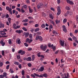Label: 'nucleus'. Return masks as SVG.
Here are the masks:
<instances>
[{"instance_id":"1","label":"nucleus","mask_w":78,"mask_h":78,"mask_svg":"<svg viewBox=\"0 0 78 78\" xmlns=\"http://www.w3.org/2000/svg\"><path fill=\"white\" fill-rule=\"evenodd\" d=\"M40 48L42 50L45 51L47 49V46L46 45L44 46L43 44H42L40 46Z\"/></svg>"},{"instance_id":"2","label":"nucleus","mask_w":78,"mask_h":78,"mask_svg":"<svg viewBox=\"0 0 78 78\" xmlns=\"http://www.w3.org/2000/svg\"><path fill=\"white\" fill-rule=\"evenodd\" d=\"M38 39V40H39L40 41H41V42L42 41H43L42 37L41 36H36L35 38V40H36V41H37Z\"/></svg>"},{"instance_id":"3","label":"nucleus","mask_w":78,"mask_h":78,"mask_svg":"<svg viewBox=\"0 0 78 78\" xmlns=\"http://www.w3.org/2000/svg\"><path fill=\"white\" fill-rule=\"evenodd\" d=\"M18 53L19 54H21V55H24L25 54V51H24L20 50L18 51Z\"/></svg>"},{"instance_id":"4","label":"nucleus","mask_w":78,"mask_h":78,"mask_svg":"<svg viewBox=\"0 0 78 78\" xmlns=\"http://www.w3.org/2000/svg\"><path fill=\"white\" fill-rule=\"evenodd\" d=\"M49 47H51V48L53 49V51H55V50H56V46H53V44H52L51 45V44H49Z\"/></svg>"},{"instance_id":"5","label":"nucleus","mask_w":78,"mask_h":78,"mask_svg":"<svg viewBox=\"0 0 78 78\" xmlns=\"http://www.w3.org/2000/svg\"><path fill=\"white\" fill-rule=\"evenodd\" d=\"M70 78V76H69V74L68 73H64V76L63 77V78Z\"/></svg>"},{"instance_id":"6","label":"nucleus","mask_w":78,"mask_h":78,"mask_svg":"<svg viewBox=\"0 0 78 78\" xmlns=\"http://www.w3.org/2000/svg\"><path fill=\"white\" fill-rule=\"evenodd\" d=\"M40 77H41V78H43L44 76L45 78H47V76H48V75H47V73H44L43 74L40 75Z\"/></svg>"},{"instance_id":"7","label":"nucleus","mask_w":78,"mask_h":78,"mask_svg":"<svg viewBox=\"0 0 78 78\" xmlns=\"http://www.w3.org/2000/svg\"><path fill=\"white\" fill-rule=\"evenodd\" d=\"M59 42L60 44V45H61V46H62L63 47H64V41L60 40Z\"/></svg>"},{"instance_id":"8","label":"nucleus","mask_w":78,"mask_h":78,"mask_svg":"<svg viewBox=\"0 0 78 78\" xmlns=\"http://www.w3.org/2000/svg\"><path fill=\"white\" fill-rule=\"evenodd\" d=\"M67 3H69L70 5H73V2L72 1L70 0H66Z\"/></svg>"},{"instance_id":"9","label":"nucleus","mask_w":78,"mask_h":78,"mask_svg":"<svg viewBox=\"0 0 78 78\" xmlns=\"http://www.w3.org/2000/svg\"><path fill=\"white\" fill-rule=\"evenodd\" d=\"M62 28L64 32H66L67 29H66V26H65V25H63L62 26Z\"/></svg>"},{"instance_id":"10","label":"nucleus","mask_w":78,"mask_h":78,"mask_svg":"<svg viewBox=\"0 0 78 78\" xmlns=\"http://www.w3.org/2000/svg\"><path fill=\"white\" fill-rule=\"evenodd\" d=\"M44 68L42 67H41L40 69H38V72H43V71H44Z\"/></svg>"},{"instance_id":"11","label":"nucleus","mask_w":78,"mask_h":78,"mask_svg":"<svg viewBox=\"0 0 78 78\" xmlns=\"http://www.w3.org/2000/svg\"><path fill=\"white\" fill-rule=\"evenodd\" d=\"M28 8H29L30 13H32V12H33V10L31 8V7H30V6H28Z\"/></svg>"},{"instance_id":"12","label":"nucleus","mask_w":78,"mask_h":78,"mask_svg":"<svg viewBox=\"0 0 78 78\" xmlns=\"http://www.w3.org/2000/svg\"><path fill=\"white\" fill-rule=\"evenodd\" d=\"M27 61H31L32 59L30 57H29L27 58Z\"/></svg>"},{"instance_id":"13","label":"nucleus","mask_w":78,"mask_h":78,"mask_svg":"<svg viewBox=\"0 0 78 78\" xmlns=\"http://www.w3.org/2000/svg\"><path fill=\"white\" fill-rule=\"evenodd\" d=\"M16 44H19V45L20 44V43H21V41H20V40L19 39V40H18L16 41Z\"/></svg>"},{"instance_id":"14","label":"nucleus","mask_w":78,"mask_h":78,"mask_svg":"<svg viewBox=\"0 0 78 78\" xmlns=\"http://www.w3.org/2000/svg\"><path fill=\"white\" fill-rule=\"evenodd\" d=\"M32 61H34V59H35V55H32Z\"/></svg>"},{"instance_id":"15","label":"nucleus","mask_w":78,"mask_h":78,"mask_svg":"<svg viewBox=\"0 0 78 78\" xmlns=\"http://www.w3.org/2000/svg\"><path fill=\"white\" fill-rule=\"evenodd\" d=\"M5 27V25L4 24H2V23H0V28H4Z\"/></svg>"},{"instance_id":"16","label":"nucleus","mask_w":78,"mask_h":78,"mask_svg":"<svg viewBox=\"0 0 78 78\" xmlns=\"http://www.w3.org/2000/svg\"><path fill=\"white\" fill-rule=\"evenodd\" d=\"M16 33H19V34H20L21 33V30H17L16 31Z\"/></svg>"},{"instance_id":"17","label":"nucleus","mask_w":78,"mask_h":78,"mask_svg":"<svg viewBox=\"0 0 78 78\" xmlns=\"http://www.w3.org/2000/svg\"><path fill=\"white\" fill-rule=\"evenodd\" d=\"M39 30H40L39 28H36L35 29L34 32H37V31H39Z\"/></svg>"},{"instance_id":"18","label":"nucleus","mask_w":78,"mask_h":78,"mask_svg":"<svg viewBox=\"0 0 78 78\" xmlns=\"http://www.w3.org/2000/svg\"><path fill=\"white\" fill-rule=\"evenodd\" d=\"M9 12L10 14L11 15H12V9H10L9 11Z\"/></svg>"},{"instance_id":"19","label":"nucleus","mask_w":78,"mask_h":78,"mask_svg":"<svg viewBox=\"0 0 78 78\" xmlns=\"http://www.w3.org/2000/svg\"><path fill=\"white\" fill-rule=\"evenodd\" d=\"M34 75H35L36 76H38L39 77V78H41V77L40 76H41V75H39L38 74H37L36 73H34Z\"/></svg>"},{"instance_id":"20","label":"nucleus","mask_w":78,"mask_h":78,"mask_svg":"<svg viewBox=\"0 0 78 78\" xmlns=\"http://www.w3.org/2000/svg\"><path fill=\"white\" fill-rule=\"evenodd\" d=\"M16 58L17 59H20V55H17L16 56Z\"/></svg>"},{"instance_id":"21","label":"nucleus","mask_w":78,"mask_h":78,"mask_svg":"<svg viewBox=\"0 0 78 78\" xmlns=\"http://www.w3.org/2000/svg\"><path fill=\"white\" fill-rule=\"evenodd\" d=\"M23 7L24 9H27V5H24L23 6Z\"/></svg>"},{"instance_id":"22","label":"nucleus","mask_w":78,"mask_h":78,"mask_svg":"<svg viewBox=\"0 0 78 78\" xmlns=\"http://www.w3.org/2000/svg\"><path fill=\"white\" fill-rule=\"evenodd\" d=\"M55 22L56 24H58V23H60V21L59 20H56Z\"/></svg>"},{"instance_id":"23","label":"nucleus","mask_w":78,"mask_h":78,"mask_svg":"<svg viewBox=\"0 0 78 78\" xmlns=\"http://www.w3.org/2000/svg\"><path fill=\"white\" fill-rule=\"evenodd\" d=\"M9 70L10 72L11 73H14V71H13V69L12 68L10 69Z\"/></svg>"},{"instance_id":"24","label":"nucleus","mask_w":78,"mask_h":78,"mask_svg":"<svg viewBox=\"0 0 78 78\" xmlns=\"http://www.w3.org/2000/svg\"><path fill=\"white\" fill-rule=\"evenodd\" d=\"M11 9V8H9V7H8V6H6V10H7V11H9L10 10V9Z\"/></svg>"},{"instance_id":"25","label":"nucleus","mask_w":78,"mask_h":78,"mask_svg":"<svg viewBox=\"0 0 78 78\" xmlns=\"http://www.w3.org/2000/svg\"><path fill=\"white\" fill-rule=\"evenodd\" d=\"M58 12L57 13V16H59V15H60V14H61V11H58Z\"/></svg>"},{"instance_id":"26","label":"nucleus","mask_w":78,"mask_h":78,"mask_svg":"<svg viewBox=\"0 0 78 78\" xmlns=\"http://www.w3.org/2000/svg\"><path fill=\"white\" fill-rule=\"evenodd\" d=\"M16 24L15 23H14L13 25V27L14 28V29H15V30H16Z\"/></svg>"},{"instance_id":"27","label":"nucleus","mask_w":78,"mask_h":78,"mask_svg":"<svg viewBox=\"0 0 78 78\" xmlns=\"http://www.w3.org/2000/svg\"><path fill=\"white\" fill-rule=\"evenodd\" d=\"M49 17L51 19H53V16L51 14H50L49 15Z\"/></svg>"},{"instance_id":"28","label":"nucleus","mask_w":78,"mask_h":78,"mask_svg":"<svg viewBox=\"0 0 78 78\" xmlns=\"http://www.w3.org/2000/svg\"><path fill=\"white\" fill-rule=\"evenodd\" d=\"M22 30H24L25 31H27V28L25 27H23L22 28Z\"/></svg>"},{"instance_id":"29","label":"nucleus","mask_w":78,"mask_h":78,"mask_svg":"<svg viewBox=\"0 0 78 78\" xmlns=\"http://www.w3.org/2000/svg\"><path fill=\"white\" fill-rule=\"evenodd\" d=\"M69 14V11H67L66 13L65 14V17H67V16H68V15Z\"/></svg>"},{"instance_id":"30","label":"nucleus","mask_w":78,"mask_h":78,"mask_svg":"<svg viewBox=\"0 0 78 78\" xmlns=\"http://www.w3.org/2000/svg\"><path fill=\"white\" fill-rule=\"evenodd\" d=\"M11 18H9L8 19V21H9V24H11Z\"/></svg>"},{"instance_id":"31","label":"nucleus","mask_w":78,"mask_h":78,"mask_svg":"<svg viewBox=\"0 0 78 78\" xmlns=\"http://www.w3.org/2000/svg\"><path fill=\"white\" fill-rule=\"evenodd\" d=\"M52 33L54 34H58V32H56L55 30H53Z\"/></svg>"},{"instance_id":"32","label":"nucleus","mask_w":78,"mask_h":78,"mask_svg":"<svg viewBox=\"0 0 78 78\" xmlns=\"http://www.w3.org/2000/svg\"><path fill=\"white\" fill-rule=\"evenodd\" d=\"M21 73H22V75H23H23H25V71H24V70H22V71Z\"/></svg>"},{"instance_id":"33","label":"nucleus","mask_w":78,"mask_h":78,"mask_svg":"<svg viewBox=\"0 0 78 78\" xmlns=\"http://www.w3.org/2000/svg\"><path fill=\"white\" fill-rule=\"evenodd\" d=\"M52 28H53V26L51 25L49 26L50 31H51V29H52Z\"/></svg>"},{"instance_id":"34","label":"nucleus","mask_w":78,"mask_h":78,"mask_svg":"<svg viewBox=\"0 0 78 78\" xmlns=\"http://www.w3.org/2000/svg\"><path fill=\"white\" fill-rule=\"evenodd\" d=\"M41 27L42 28H45V25L44 24H42L41 25Z\"/></svg>"},{"instance_id":"35","label":"nucleus","mask_w":78,"mask_h":78,"mask_svg":"<svg viewBox=\"0 0 78 78\" xmlns=\"http://www.w3.org/2000/svg\"><path fill=\"white\" fill-rule=\"evenodd\" d=\"M29 35V33H27L25 34V37H27Z\"/></svg>"},{"instance_id":"36","label":"nucleus","mask_w":78,"mask_h":78,"mask_svg":"<svg viewBox=\"0 0 78 78\" xmlns=\"http://www.w3.org/2000/svg\"><path fill=\"white\" fill-rule=\"evenodd\" d=\"M3 76H4V77H6V76H7V73L5 72L4 73H3Z\"/></svg>"},{"instance_id":"37","label":"nucleus","mask_w":78,"mask_h":78,"mask_svg":"<svg viewBox=\"0 0 78 78\" xmlns=\"http://www.w3.org/2000/svg\"><path fill=\"white\" fill-rule=\"evenodd\" d=\"M3 65V63L2 62H0V67H2Z\"/></svg>"},{"instance_id":"38","label":"nucleus","mask_w":78,"mask_h":78,"mask_svg":"<svg viewBox=\"0 0 78 78\" xmlns=\"http://www.w3.org/2000/svg\"><path fill=\"white\" fill-rule=\"evenodd\" d=\"M60 6H59L57 7V11H61V8Z\"/></svg>"},{"instance_id":"39","label":"nucleus","mask_w":78,"mask_h":78,"mask_svg":"<svg viewBox=\"0 0 78 78\" xmlns=\"http://www.w3.org/2000/svg\"><path fill=\"white\" fill-rule=\"evenodd\" d=\"M14 64L15 65H19V62H14Z\"/></svg>"},{"instance_id":"40","label":"nucleus","mask_w":78,"mask_h":78,"mask_svg":"<svg viewBox=\"0 0 78 78\" xmlns=\"http://www.w3.org/2000/svg\"><path fill=\"white\" fill-rule=\"evenodd\" d=\"M66 9L67 10H70V7H68V6L66 7Z\"/></svg>"},{"instance_id":"41","label":"nucleus","mask_w":78,"mask_h":78,"mask_svg":"<svg viewBox=\"0 0 78 78\" xmlns=\"http://www.w3.org/2000/svg\"><path fill=\"white\" fill-rule=\"evenodd\" d=\"M67 22V19L66 18H65L64 19L63 21V23H66Z\"/></svg>"},{"instance_id":"42","label":"nucleus","mask_w":78,"mask_h":78,"mask_svg":"<svg viewBox=\"0 0 78 78\" xmlns=\"http://www.w3.org/2000/svg\"><path fill=\"white\" fill-rule=\"evenodd\" d=\"M73 40H74V41H76V37L75 36H73Z\"/></svg>"},{"instance_id":"43","label":"nucleus","mask_w":78,"mask_h":78,"mask_svg":"<svg viewBox=\"0 0 78 78\" xmlns=\"http://www.w3.org/2000/svg\"><path fill=\"white\" fill-rule=\"evenodd\" d=\"M37 8L38 9H39V8H42V7L40 6V5L39 4H38V5L37 6Z\"/></svg>"},{"instance_id":"44","label":"nucleus","mask_w":78,"mask_h":78,"mask_svg":"<svg viewBox=\"0 0 78 78\" xmlns=\"http://www.w3.org/2000/svg\"><path fill=\"white\" fill-rule=\"evenodd\" d=\"M2 56H4L5 55V51H2Z\"/></svg>"},{"instance_id":"45","label":"nucleus","mask_w":78,"mask_h":78,"mask_svg":"<svg viewBox=\"0 0 78 78\" xmlns=\"http://www.w3.org/2000/svg\"><path fill=\"white\" fill-rule=\"evenodd\" d=\"M21 12H22V13H24L25 12V10H23V9H21Z\"/></svg>"},{"instance_id":"46","label":"nucleus","mask_w":78,"mask_h":78,"mask_svg":"<svg viewBox=\"0 0 78 78\" xmlns=\"http://www.w3.org/2000/svg\"><path fill=\"white\" fill-rule=\"evenodd\" d=\"M37 56H38V57L39 58V57H40V56H41V53L40 52L38 53L37 54Z\"/></svg>"},{"instance_id":"47","label":"nucleus","mask_w":78,"mask_h":78,"mask_svg":"<svg viewBox=\"0 0 78 78\" xmlns=\"http://www.w3.org/2000/svg\"><path fill=\"white\" fill-rule=\"evenodd\" d=\"M28 66L29 67H31V64L30 63H29L27 64Z\"/></svg>"},{"instance_id":"48","label":"nucleus","mask_w":78,"mask_h":78,"mask_svg":"<svg viewBox=\"0 0 78 78\" xmlns=\"http://www.w3.org/2000/svg\"><path fill=\"white\" fill-rule=\"evenodd\" d=\"M8 42L9 44H11V42H12V41H11V39H9Z\"/></svg>"},{"instance_id":"49","label":"nucleus","mask_w":78,"mask_h":78,"mask_svg":"<svg viewBox=\"0 0 78 78\" xmlns=\"http://www.w3.org/2000/svg\"><path fill=\"white\" fill-rule=\"evenodd\" d=\"M30 41V39L29 38H27L26 39V42L27 43L28 42L29 43V42Z\"/></svg>"},{"instance_id":"50","label":"nucleus","mask_w":78,"mask_h":78,"mask_svg":"<svg viewBox=\"0 0 78 78\" xmlns=\"http://www.w3.org/2000/svg\"><path fill=\"white\" fill-rule=\"evenodd\" d=\"M78 32V30H75L74 33L75 34H77Z\"/></svg>"},{"instance_id":"51","label":"nucleus","mask_w":78,"mask_h":78,"mask_svg":"<svg viewBox=\"0 0 78 78\" xmlns=\"http://www.w3.org/2000/svg\"><path fill=\"white\" fill-rule=\"evenodd\" d=\"M29 37L30 38V39H32V38H33V36H32V34H30Z\"/></svg>"},{"instance_id":"52","label":"nucleus","mask_w":78,"mask_h":78,"mask_svg":"<svg viewBox=\"0 0 78 78\" xmlns=\"http://www.w3.org/2000/svg\"><path fill=\"white\" fill-rule=\"evenodd\" d=\"M20 26H16V28H15L16 30V29H17L18 28H20Z\"/></svg>"},{"instance_id":"53","label":"nucleus","mask_w":78,"mask_h":78,"mask_svg":"<svg viewBox=\"0 0 78 78\" xmlns=\"http://www.w3.org/2000/svg\"><path fill=\"white\" fill-rule=\"evenodd\" d=\"M39 27V24H36L35 25V27L36 28L37 27Z\"/></svg>"},{"instance_id":"54","label":"nucleus","mask_w":78,"mask_h":78,"mask_svg":"<svg viewBox=\"0 0 78 78\" xmlns=\"http://www.w3.org/2000/svg\"><path fill=\"white\" fill-rule=\"evenodd\" d=\"M26 3H30V0H27L26 1Z\"/></svg>"},{"instance_id":"55","label":"nucleus","mask_w":78,"mask_h":78,"mask_svg":"<svg viewBox=\"0 0 78 78\" xmlns=\"http://www.w3.org/2000/svg\"><path fill=\"white\" fill-rule=\"evenodd\" d=\"M16 18H20V15L19 14L18 15H16Z\"/></svg>"},{"instance_id":"56","label":"nucleus","mask_w":78,"mask_h":78,"mask_svg":"<svg viewBox=\"0 0 78 78\" xmlns=\"http://www.w3.org/2000/svg\"><path fill=\"white\" fill-rule=\"evenodd\" d=\"M50 22L52 24H53V25H54V26H55V23H54V22H53V21L52 20H50Z\"/></svg>"},{"instance_id":"57","label":"nucleus","mask_w":78,"mask_h":78,"mask_svg":"<svg viewBox=\"0 0 78 78\" xmlns=\"http://www.w3.org/2000/svg\"><path fill=\"white\" fill-rule=\"evenodd\" d=\"M24 45L25 47H28V44H27V43H24Z\"/></svg>"},{"instance_id":"58","label":"nucleus","mask_w":78,"mask_h":78,"mask_svg":"<svg viewBox=\"0 0 78 78\" xmlns=\"http://www.w3.org/2000/svg\"><path fill=\"white\" fill-rule=\"evenodd\" d=\"M42 16L43 17H45V16H46V15L45 13H42Z\"/></svg>"},{"instance_id":"59","label":"nucleus","mask_w":78,"mask_h":78,"mask_svg":"<svg viewBox=\"0 0 78 78\" xmlns=\"http://www.w3.org/2000/svg\"><path fill=\"white\" fill-rule=\"evenodd\" d=\"M18 67L19 68V69H22V65L21 64H20L19 65Z\"/></svg>"},{"instance_id":"60","label":"nucleus","mask_w":78,"mask_h":78,"mask_svg":"<svg viewBox=\"0 0 78 78\" xmlns=\"http://www.w3.org/2000/svg\"><path fill=\"white\" fill-rule=\"evenodd\" d=\"M9 65H8L6 67V69L8 70V69H9Z\"/></svg>"},{"instance_id":"61","label":"nucleus","mask_w":78,"mask_h":78,"mask_svg":"<svg viewBox=\"0 0 78 78\" xmlns=\"http://www.w3.org/2000/svg\"><path fill=\"white\" fill-rule=\"evenodd\" d=\"M0 78H4V76L3 75H0Z\"/></svg>"},{"instance_id":"62","label":"nucleus","mask_w":78,"mask_h":78,"mask_svg":"<svg viewBox=\"0 0 78 78\" xmlns=\"http://www.w3.org/2000/svg\"><path fill=\"white\" fill-rule=\"evenodd\" d=\"M6 18H8V17H9V16L8 14H7L5 16Z\"/></svg>"},{"instance_id":"63","label":"nucleus","mask_w":78,"mask_h":78,"mask_svg":"<svg viewBox=\"0 0 78 78\" xmlns=\"http://www.w3.org/2000/svg\"><path fill=\"white\" fill-rule=\"evenodd\" d=\"M2 5L3 6H5L6 5V4L5 3V2H3L2 3Z\"/></svg>"},{"instance_id":"64","label":"nucleus","mask_w":78,"mask_h":78,"mask_svg":"<svg viewBox=\"0 0 78 78\" xmlns=\"http://www.w3.org/2000/svg\"><path fill=\"white\" fill-rule=\"evenodd\" d=\"M39 5L41 6V8H42V6H44V4H43V3H40Z\"/></svg>"}]
</instances>
